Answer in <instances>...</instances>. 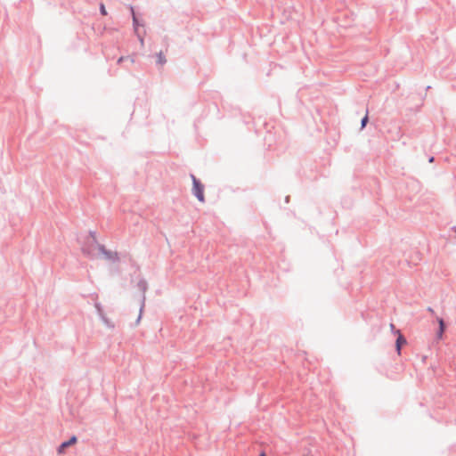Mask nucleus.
Instances as JSON below:
<instances>
[{
    "label": "nucleus",
    "instance_id": "nucleus-1",
    "mask_svg": "<svg viewBox=\"0 0 456 456\" xmlns=\"http://www.w3.org/2000/svg\"><path fill=\"white\" fill-rule=\"evenodd\" d=\"M191 177L192 183H193V188H192L193 194L196 196V198L200 202H204L205 201L204 185L195 177V175H191Z\"/></svg>",
    "mask_w": 456,
    "mask_h": 456
},
{
    "label": "nucleus",
    "instance_id": "nucleus-2",
    "mask_svg": "<svg viewBox=\"0 0 456 456\" xmlns=\"http://www.w3.org/2000/svg\"><path fill=\"white\" fill-rule=\"evenodd\" d=\"M77 443V437L76 436H72L69 441L67 442H64L62 443L59 449H58V452L59 453H63L65 449L70 445H73Z\"/></svg>",
    "mask_w": 456,
    "mask_h": 456
},
{
    "label": "nucleus",
    "instance_id": "nucleus-3",
    "mask_svg": "<svg viewBox=\"0 0 456 456\" xmlns=\"http://www.w3.org/2000/svg\"><path fill=\"white\" fill-rule=\"evenodd\" d=\"M436 320H437V322L439 324V330L437 331L436 336H437L438 339H441L443 338V334H444V332L445 330V324H444V320L442 318L436 317Z\"/></svg>",
    "mask_w": 456,
    "mask_h": 456
},
{
    "label": "nucleus",
    "instance_id": "nucleus-4",
    "mask_svg": "<svg viewBox=\"0 0 456 456\" xmlns=\"http://www.w3.org/2000/svg\"><path fill=\"white\" fill-rule=\"evenodd\" d=\"M399 336L396 339V350H397V353L398 354H401V347L403 345H405L406 344V339L403 337V335L397 331Z\"/></svg>",
    "mask_w": 456,
    "mask_h": 456
},
{
    "label": "nucleus",
    "instance_id": "nucleus-5",
    "mask_svg": "<svg viewBox=\"0 0 456 456\" xmlns=\"http://www.w3.org/2000/svg\"><path fill=\"white\" fill-rule=\"evenodd\" d=\"M167 62L166 57L162 52L159 53L157 55V63L160 66H163Z\"/></svg>",
    "mask_w": 456,
    "mask_h": 456
},
{
    "label": "nucleus",
    "instance_id": "nucleus-6",
    "mask_svg": "<svg viewBox=\"0 0 456 456\" xmlns=\"http://www.w3.org/2000/svg\"><path fill=\"white\" fill-rule=\"evenodd\" d=\"M100 11H101V13L104 16L108 14L107 10L103 4H100Z\"/></svg>",
    "mask_w": 456,
    "mask_h": 456
},
{
    "label": "nucleus",
    "instance_id": "nucleus-7",
    "mask_svg": "<svg viewBox=\"0 0 456 456\" xmlns=\"http://www.w3.org/2000/svg\"><path fill=\"white\" fill-rule=\"evenodd\" d=\"M368 122V115L366 114L365 117L362 119V128H363Z\"/></svg>",
    "mask_w": 456,
    "mask_h": 456
},
{
    "label": "nucleus",
    "instance_id": "nucleus-8",
    "mask_svg": "<svg viewBox=\"0 0 456 456\" xmlns=\"http://www.w3.org/2000/svg\"><path fill=\"white\" fill-rule=\"evenodd\" d=\"M126 58L125 57H120L118 60V63H121Z\"/></svg>",
    "mask_w": 456,
    "mask_h": 456
},
{
    "label": "nucleus",
    "instance_id": "nucleus-9",
    "mask_svg": "<svg viewBox=\"0 0 456 456\" xmlns=\"http://www.w3.org/2000/svg\"><path fill=\"white\" fill-rule=\"evenodd\" d=\"M130 61H131V63H134V60L133 58H130Z\"/></svg>",
    "mask_w": 456,
    "mask_h": 456
},
{
    "label": "nucleus",
    "instance_id": "nucleus-10",
    "mask_svg": "<svg viewBox=\"0 0 456 456\" xmlns=\"http://www.w3.org/2000/svg\"><path fill=\"white\" fill-rule=\"evenodd\" d=\"M260 456H266L265 452L260 453Z\"/></svg>",
    "mask_w": 456,
    "mask_h": 456
},
{
    "label": "nucleus",
    "instance_id": "nucleus-11",
    "mask_svg": "<svg viewBox=\"0 0 456 456\" xmlns=\"http://www.w3.org/2000/svg\"><path fill=\"white\" fill-rule=\"evenodd\" d=\"M133 16H134V13L133 12ZM134 21L135 22L136 21V18L134 17Z\"/></svg>",
    "mask_w": 456,
    "mask_h": 456
},
{
    "label": "nucleus",
    "instance_id": "nucleus-12",
    "mask_svg": "<svg viewBox=\"0 0 456 456\" xmlns=\"http://www.w3.org/2000/svg\"><path fill=\"white\" fill-rule=\"evenodd\" d=\"M428 311L434 313V311L431 308H428Z\"/></svg>",
    "mask_w": 456,
    "mask_h": 456
}]
</instances>
